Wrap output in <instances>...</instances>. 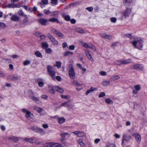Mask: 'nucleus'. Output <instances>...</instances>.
<instances>
[{"label":"nucleus","mask_w":147,"mask_h":147,"mask_svg":"<svg viewBox=\"0 0 147 147\" xmlns=\"http://www.w3.org/2000/svg\"><path fill=\"white\" fill-rule=\"evenodd\" d=\"M142 41L141 39L135 40L132 42V44L135 48L141 50L143 47Z\"/></svg>","instance_id":"nucleus-1"},{"label":"nucleus","mask_w":147,"mask_h":147,"mask_svg":"<svg viewBox=\"0 0 147 147\" xmlns=\"http://www.w3.org/2000/svg\"><path fill=\"white\" fill-rule=\"evenodd\" d=\"M69 76L71 79H74L75 78L76 74L72 65H70L69 66Z\"/></svg>","instance_id":"nucleus-2"},{"label":"nucleus","mask_w":147,"mask_h":147,"mask_svg":"<svg viewBox=\"0 0 147 147\" xmlns=\"http://www.w3.org/2000/svg\"><path fill=\"white\" fill-rule=\"evenodd\" d=\"M47 71L49 75L53 80H55V72L53 68L50 66H48L47 67Z\"/></svg>","instance_id":"nucleus-3"},{"label":"nucleus","mask_w":147,"mask_h":147,"mask_svg":"<svg viewBox=\"0 0 147 147\" xmlns=\"http://www.w3.org/2000/svg\"><path fill=\"white\" fill-rule=\"evenodd\" d=\"M44 147H62L59 143L50 142L45 144Z\"/></svg>","instance_id":"nucleus-4"},{"label":"nucleus","mask_w":147,"mask_h":147,"mask_svg":"<svg viewBox=\"0 0 147 147\" xmlns=\"http://www.w3.org/2000/svg\"><path fill=\"white\" fill-rule=\"evenodd\" d=\"M47 36L54 45H58V41L55 39L53 35L50 33H48Z\"/></svg>","instance_id":"nucleus-5"},{"label":"nucleus","mask_w":147,"mask_h":147,"mask_svg":"<svg viewBox=\"0 0 147 147\" xmlns=\"http://www.w3.org/2000/svg\"><path fill=\"white\" fill-rule=\"evenodd\" d=\"M33 109L40 113V115H44L45 114L46 112L44 109L42 108L35 106L33 107Z\"/></svg>","instance_id":"nucleus-6"},{"label":"nucleus","mask_w":147,"mask_h":147,"mask_svg":"<svg viewBox=\"0 0 147 147\" xmlns=\"http://www.w3.org/2000/svg\"><path fill=\"white\" fill-rule=\"evenodd\" d=\"M22 111L23 112L26 113V118L30 119L32 118V116L33 115V114L31 113L30 112L28 111L27 109H22Z\"/></svg>","instance_id":"nucleus-7"},{"label":"nucleus","mask_w":147,"mask_h":147,"mask_svg":"<svg viewBox=\"0 0 147 147\" xmlns=\"http://www.w3.org/2000/svg\"><path fill=\"white\" fill-rule=\"evenodd\" d=\"M85 53L86 56L88 59L92 62H94V59L91 54L90 53L89 51L88 50H85Z\"/></svg>","instance_id":"nucleus-8"},{"label":"nucleus","mask_w":147,"mask_h":147,"mask_svg":"<svg viewBox=\"0 0 147 147\" xmlns=\"http://www.w3.org/2000/svg\"><path fill=\"white\" fill-rule=\"evenodd\" d=\"M132 136L135 137L138 143H140L141 140V137L140 135L138 133H134Z\"/></svg>","instance_id":"nucleus-9"},{"label":"nucleus","mask_w":147,"mask_h":147,"mask_svg":"<svg viewBox=\"0 0 147 147\" xmlns=\"http://www.w3.org/2000/svg\"><path fill=\"white\" fill-rule=\"evenodd\" d=\"M72 133L79 137H83L86 136L85 134L81 131H74Z\"/></svg>","instance_id":"nucleus-10"},{"label":"nucleus","mask_w":147,"mask_h":147,"mask_svg":"<svg viewBox=\"0 0 147 147\" xmlns=\"http://www.w3.org/2000/svg\"><path fill=\"white\" fill-rule=\"evenodd\" d=\"M56 86H51L48 85V90L49 92L52 94H54L55 93L56 90Z\"/></svg>","instance_id":"nucleus-11"},{"label":"nucleus","mask_w":147,"mask_h":147,"mask_svg":"<svg viewBox=\"0 0 147 147\" xmlns=\"http://www.w3.org/2000/svg\"><path fill=\"white\" fill-rule=\"evenodd\" d=\"M8 79L13 81H16L19 79V77L17 75H10L9 76Z\"/></svg>","instance_id":"nucleus-12"},{"label":"nucleus","mask_w":147,"mask_h":147,"mask_svg":"<svg viewBox=\"0 0 147 147\" xmlns=\"http://www.w3.org/2000/svg\"><path fill=\"white\" fill-rule=\"evenodd\" d=\"M131 9L130 8H127L123 13L124 16L125 17L128 16L130 13Z\"/></svg>","instance_id":"nucleus-13"},{"label":"nucleus","mask_w":147,"mask_h":147,"mask_svg":"<svg viewBox=\"0 0 147 147\" xmlns=\"http://www.w3.org/2000/svg\"><path fill=\"white\" fill-rule=\"evenodd\" d=\"M47 20L43 18H42L39 20V22L43 26H46L47 22Z\"/></svg>","instance_id":"nucleus-14"},{"label":"nucleus","mask_w":147,"mask_h":147,"mask_svg":"<svg viewBox=\"0 0 147 147\" xmlns=\"http://www.w3.org/2000/svg\"><path fill=\"white\" fill-rule=\"evenodd\" d=\"M48 3V0H41L40 3V7L43 8L45 6V5H47Z\"/></svg>","instance_id":"nucleus-15"},{"label":"nucleus","mask_w":147,"mask_h":147,"mask_svg":"<svg viewBox=\"0 0 147 147\" xmlns=\"http://www.w3.org/2000/svg\"><path fill=\"white\" fill-rule=\"evenodd\" d=\"M38 86L41 87H42L44 85V83L42 79L38 78L37 80Z\"/></svg>","instance_id":"nucleus-16"},{"label":"nucleus","mask_w":147,"mask_h":147,"mask_svg":"<svg viewBox=\"0 0 147 147\" xmlns=\"http://www.w3.org/2000/svg\"><path fill=\"white\" fill-rule=\"evenodd\" d=\"M132 2V0H124L123 1L124 5L125 6L130 5Z\"/></svg>","instance_id":"nucleus-17"},{"label":"nucleus","mask_w":147,"mask_h":147,"mask_svg":"<svg viewBox=\"0 0 147 147\" xmlns=\"http://www.w3.org/2000/svg\"><path fill=\"white\" fill-rule=\"evenodd\" d=\"M62 106H64L66 107H71V105L69 104L68 102H65L62 103L59 107L60 108Z\"/></svg>","instance_id":"nucleus-18"},{"label":"nucleus","mask_w":147,"mask_h":147,"mask_svg":"<svg viewBox=\"0 0 147 147\" xmlns=\"http://www.w3.org/2000/svg\"><path fill=\"white\" fill-rule=\"evenodd\" d=\"M60 135L61 137L64 140L66 136H67L68 137H69L71 135L67 133L62 132L60 133Z\"/></svg>","instance_id":"nucleus-19"},{"label":"nucleus","mask_w":147,"mask_h":147,"mask_svg":"<svg viewBox=\"0 0 147 147\" xmlns=\"http://www.w3.org/2000/svg\"><path fill=\"white\" fill-rule=\"evenodd\" d=\"M123 139L122 141V144H123L124 143V141H128L130 140L131 138V136H127L125 135H123Z\"/></svg>","instance_id":"nucleus-20"},{"label":"nucleus","mask_w":147,"mask_h":147,"mask_svg":"<svg viewBox=\"0 0 147 147\" xmlns=\"http://www.w3.org/2000/svg\"><path fill=\"white\" fill-rule=\"evenodd\" d=\"M97 90V89L96 88L91 87L89 90H88L87 91L86 94V95H88L90 92H92L94 91H96Z\"/></svg>","instance_id":"nucleus-21"},{"label":"nucleus","mask_w":147,"mask_h":147,"mask_svg":"<svg viewBox=\"0 0 147 147\" xmlns=\"http://www.w3.org/2000/svg\"><path fill=\"white\" fill-rule=\"evenodd\" d=\"M19 17L16 15H13L11 18V19L13 21H17L19 20Z\"/></svg>","instance_id":"nucleus-22"},{"label":"nucleus","mask_w":147,"mask_h":147,"mask_svg":"<svg viewBox=\"0 0 147 147\" xmlns=\"http://www.w3.org/2000/svg\"><path fill=\"white\" fill-rule=\"evenodd\" d=\"M101 36L107 39L111 40V37L105 33H102L101 34Z\"/></svg>","instance_id":"nucleus-23"},{"label":"nucleus","mask_w":147,"mask_h":147,"mask_svg":"<svg viewBox=\"0 0 147 147\" xmlns=\"http://www.w3.org/2000/svg\"><path fill=\"white\" fill-rule=\"evenodd\" d=\"M78 143L80 145L81 147H85V144L83 142L82 139H79L78 140Z\"/></svg>","instance_id":"nucleus-24"},{"label":"nucleus","mask_w":147,"mask_h":147,"mask_svg":"<svg viewBox=\"0 0 147 147\" xmlns=\"http://www.w3.org/2000/svg\"><path fill=\"white\" fill-rule=\"evenodd\" d=\"M24 140L31 143H33V138H24Z\"/></svg>","instance_id":"nucleus-25"},{"label":"nucleus","mask_w":147,"mask_h":147,"mask_svg":"<svg viewBox=\"0 0 147 147\" xmlns=\"http://www.w3.org/2000/svg\"><path fill=\"white\" fill-rule=\"evenodd\" d=\"M131 62V59L123 60V65H125Z\"/></svg>","instance_id":"nucleus-26"},{"label":"nucleus","mask_w":147,"mask_h":147,"mask_svg":"<svg viewBox=\"0 0 147 147\" xmlns=\"http://www.w3.org/2000/svg\"><path fill=\"white\" fill-rule=\"evenodd\" d=\"M8 139L12 140L15 142H17L19 140V138L18 137L13 136L11 137H9Z\"/></svg>","instance_id":"nucleus-27"},{"label":"nucleus","mask_w":147,"mask_h":147,"mask_svg":"<svg viewBox=\"0 0 147 147\" xmlns=\"http://www.w3.org/2000/svg\"><path fill=\"white\" fill-rule=\"evenodd\" d=\"M48 21L50 22H56L57 23H59L60 22L58 20V19L55 18H51Z\"/></svg>","instance_id":"nucleus-28"},{"label":"nucleus","mask_w":147,"mask_h":147,"mask_svg":"<svg viewBox=\"0 0 147 147\" xmlns=\"http://www.w3.org/2000/svg\"><path fill=\"white\" fill-rule=\"evenodd\" d=\"M110 82L109 81L104 80L102 83V85L103 86H106L109 85Z\"/></svg>","instance_id":"nucleus-29"},{"label":"nucleus","mask_w":147,"mask_h":147,"mask_svg":"<svg viewBox=\"0 0 147 147\" xmlns=\"http://www.w3.org/2000/svg\"><path fill=\"white\" fill-rule=\"evenodd\" d=\"M56 90L60 93H62L64 91L63 90L58 86H56Z\"/></svg>","instance_id":"nucleus-30"},{"label":"nucleus","mask_w":147,"mask_h":147,"mask_svg":"<svg viewBox=\"0 0 147 147\" xmlns=\"http://www.w3.org/2000/svg\"><path fill=\"white\" fill-rule=\"evenodd\" d=\"M58 122L59 123H64L65 121V119L63 117H58Z\"/></svg>","instance_id":"nucleus-31"},{"label":"nucleus","mask_w":147,"mask_h":147,"mask_svg":"<svg viewBox=\"0 0 147 147\" xmlns=\"http://www.w3.org/2000/svg\"><path fill=\"white\" fill-rule=\"evenodd\" d=\"M33 143H34L37 144H39L41 143V142L40 141H39L38 139L35 138H33Z\"/></svg>","instance_id":"nucleus-32"},{"label":"nucleus","mask_w":147,"mask_h":147,"mask_svg":"<svg viewBox=\"0 0 147 147\" xmlns=\"http://www.w3.org/2000/svg\"><path fill=\"white\" fill-rule=\"evenodd\" d=\"M120 78V77L118 75L113 76H111V79L113 80H118Z\"/></svg>","instance_id":"nucleus-33"},{"label":"nucleus","mask_w":147,"mask_h":147,"mask_svg":"<svg viewBox=\"0 0 147 147\" xmlns=\"http://www.w3.org/2000/svg\"><path fill=\"white\" fill-rule=\"evenodd\" d=\"M76 31L78 32L81 34H83L84 33V31L82 29L79 28H77L76 29Z\"/></svg>","instance_id":"nucleus-34"},{"label":"nucleus","mask_w":147,"mask_h":147,"mask_svg":"<svg viewBox=\"0 0 147 147\" xmlns=\"http://www.w3.org/2000/svg\"><path fill=\"white\" fill-rule=\"evenodd\" d=\"M72 84L78 87H80L81 86V84L79 83L78 81L76 80L74 81Z\"/></svg>","instance_id":"nucleus-35"},{"label":"nucleus","mask_w":147,"mask_h":147,"mask_svg":"<svg viewBox=\"0 0 147 147\" xmlns=\"http://www.w3.org/2000/svg\"><path fill=\"white\" fill-rule=\"evenodd\" d=\"M42 47L47 48L48 47L49 45L47 42H42Z\"/></svg>","instance_id":"nucleus-36"},{"label":"nucleus","mask_w":147,"mask_h":147,"mask_svg":"<svg viewBox=\"0 0 147 147\" xmlns=\"http://www.w3.org/2000/svg\"><path fill=\"white\" fill-rule=\"evenodd\" d=\"M37 8L36 7H30L28 9L29 11H33L34 12H36L37 11Z\"/></svg>","instance_id":"nucleus-37"},{"label":"nucleus","mask_w":147,"mask_h":147,"mask_svg":"<svg viewBox=\"0 0 147 147\" xmlns=\"http://www.w3.org/2000/svg\"><path fill=\"white\" fill-rule=\"evenodd\" d=\"M105 101L106 103L109 104H112L113 103V102L109 98H106L105 99Z\"/></svg>","instance_id":"nucleus-38"},{"label":"nucleus","mask_w":147,"mask_h":147,"mask_svg":"<svg viewBox=\"0 0 147 147\" xmlns=\"http://www.w3.org/2000/svg\"><path fill=\"white\" fill-rule=\"evenodd\" d=\"M6 25L3 22H0V28L3 29L6 27Z\"/></svg>","instance_id":"nucleus-39"},{"label":"nucleus","mask_w":147,"mask_h":147,"mask_svg":"<svg viewBox=\"0 0 147 147\" xmlns=\"http://www.w3.org/2000/svg\"><path fill=\"white\" fill-rule=\"evenodd\" d=\"M38 127L37 126H34L31 127V129L34 131L37 132Z\"/></svg>","instance_id":"nucleus-40"},{"label":"nucleus","mask_w":147,"mask_h":147,"mask_svg":"<svg viewBox=\"0 0 147 147\" xmlns=\"http://www.w3.org/2000/svg\"><path fill=\"white\" fill-rule=\"evenodd\" d=\"M73 53L72 52L69 51H67L64 53V55L65 56L69 55L70 54L73 55Z\"/></svg>","instance_id":"nucleus-41"},{"label":"nucleus","mask_w":147,"mask_h":147,"mask_svg":"<svg viewBox=\"0 0 147 147\" xmlns=\"http://www.w3.org/2000/svg\"><path fill=\"white\" fill-rule=\"evenodd\" d=\"M141 65L140 64H138L136 65H134V69H140L141 68Z\"/></svg>","instance_id":"nucleus-42"},{"label":"nucleus","mask_w":147,"mask_h":147,"mask_svg":"<svg viewBox=\"0 0 147 147\" xmlns=\"http://www.w3.org/2000/svg\"><path fill=\"white\" fill-rule=\"evenodd\" d=\"M116 64L119 65H123V60H119L117 61H116Z\"/></svg>","instance_id":"nucleus-43"},{"label":"nucleus","mask_w":147,"mask_h":147,"mask_svg":"<svg viewBox=\"0 0 147 147\" xmlns=\"http://www.w3.org/2000/svg\"><path fill=\"white\" fill-rule=\"evenodd\" d=\"M30 63V61L29 60H26L23 62V65H26L29 64Z\"/></svg>","instance_id":"nucleus-44"},{"label":"nucleus","mask_w":147,"mask_h":147,"mask_svg":"<svg viewBox=\"0 0 147 147\" xmlns=\"http://www.w3.org/2000/svg\"><path fill=\"white\" fill-rule=\"evenodd\" d=\"M18 13L20 15L23 16H25L24 12L22 10H19L18 11Z\"/></svg>","instance_id":"nucleus-45"},{"label":"nucleus","mask_w":147,"mask_h":147,"mask_svg":"<svg viewBox=\"0 0 147 147\" xmlns=\"http://www.w3.org/2000/svg\"><path fill=\"white\" fill-rule=\"evenodd\" d=\"M37 132H39L41 134H44L45 133V131L42 128L38 127V131H37Z\"/></svg>","instance_id":"nucleus-46"},{"label":"nucleus","mask_w":147,"mask_h":147,"mask_svg":"<svg viewBox=\"0 0 147 147\" xmlns=\"http://www.w3.org/2000/svg\"><path fill=\"white\" fill-rule=\"evenodd\" d=\"M56 34L59 37H63V34L58 31H57Z\"/></svg>","instance_id":"nucleus-47"},{"label":"nucleus","mask_w":147,"mask_h":147,"mask_svg":"<svg viewBox=\"0 0 147 147\" xmlns=\"http://www.w3.org/2000/svg\"><path fill=\"white\" fill-rule=\"evenodd\" d=\"M61 97L63 99H69L70 98L69 96L68 95H61Z\"/></svg>","instance_id":"nucleus-48"},{"label":"nucleus","mask_w":147,"mask_h":147,"mask_svg":"<svg viewBox=\"0 0 147 147\" xmlns=\"http://www.w3.org/2000/svg\"><path fill=\"white\" fill-rule=\"evenodd\" d=\"M134 88L137 91L139 90L141 88L140 86L139 85H137L135 86Z\"/></svg>","instance_id":"nucleus-49"},{"label":"nucleus","mask_w":147,"mask_h":147,"mask_svg":"<svg viewBox=\"0 0 147 147\" xmlns=\"http://www.w3.org/2000/svg\"><path fill=\"white\" fill-rule=\"evenodd\" d=\"M35 54L37 57H41L42 56L41 54L39 51H36L35 53Z\"/></svg>","instance_id":"nucleus-50"},{"label":"nucleus","mask_w":147,"mask_h":147,"mask_svg":"<svg viewBox=\"0 0 147 147\" xmlns=\"http://www.w3.org/2000/svg\"><path fill=\"white\" fill-rule=\"evenodd\" d=\"M61 62L58 61H57L56 62V66H57L58 68H60L61 67Z\"/></svg>","instance_id":"nucleus-51"},{"label":"nucleus","mask_w":147,"mask_h":147,"mask_svg":"<svg viewBox=\"0 0 147 147\" xmlns=\"http://www.w3.org/2000/svg\"><path fill=\"white\" fill-rule=\"evenodd\" d=\"M52 50L50 48L46 49V52L47 53L50 54L51 53Z\"/></svg>","instance_id":"nucleus-52"},{"label":"nucleus","mask_w":147,"mask_h":147,"mask_svg":"<svg viewBox=\"0 0 147 147\" xmlns=\"http://www.w3.org/2000/svg\"><path fill=\"white\" fill-rule=\"evenodd\" d=\"M82 45L83 46H84L85 48H89L90 46H89L88 44L84 42H82Z\"/></svg>","instance_id":"nucleus-53"},{"label":"nucleus","mask_w":147,"mask_h":147,"mask_svg":"<svg viewBox=\"0 0 147 147\" xmlns=\"http://www.w3.org/2000/svg\"><path fill=\"white\" fill-rule=\"evenodd\" d=\"M64 19L67 21H69L70 20V17L69 16L66 15L64 16Z\"/></svg>","instance_id":"nucleus-54"},{"label":"nucleus","mask_w":147,"mask_h":147,"mask_svg":"<svg viewBox=\"0 0 147 147\" xmlns=\"http://www.w3.org/2000/svg\"><path fill=\"white\" fill-rule=\"evenodd\" d=\"M89 48L91 49L94 51H95L96 50V48L95 46L92 45H91L90 46V47Z\"/></svg>","instance_id":"nucleus-55"},{"label":"nucleus","mask_w":147,"mask_h":147,"mask_svg":"<svg viewBox=\"0 0 147 147\" xmlns=\"http://www.w3.org/2000/svg\"><path fill=\"white\" fill-rule=\"evenodd\" d=\"M51 2L52 5H56L57 3L58 0H51Z\"/></svg>","instance_id":"nucleus-56"},{"label":"nucleus","mask_w":147,"mask_h":147,"mask_svg":"<svg viewBox=\"0 0 147 147\" xmlns=\"http://www.w3.org/2000/svg\"><path fill=\"white\" fill-rule=\"evenodd\" d=\"M105 96V94L104 92H101L99 95L98 97L99 98Z\"/></svg>","instance_id":"nucleus-57"},{"label":"nucleus","mask_w":147,"mask_h":147,"mask_svg":"<svg viewBox=\"0 0 147 147\" xmlns=\"http://www.w3.org/2000/svg\"><path fill=\"white\" fill-rule=\"evenodd\" d=\"M51 31L53 33L55 34L58 31V30H57L55 28H51Z\"/></svg>","instance_id":"nucleus-58"},{"label":"nucleus","mask_w":147,"mask_h":147,"mask_svg":"<svg viewBox=\"0 0 147 147\" xmlns=\"http://www.w3.org/2000/svg\"><path fill=\"white\" fill-rule=\"evenodd\" d=\"M100 74L102 76H105L107 75V73L104 71H101L100 72Z\"/></svg>","instance_id":"nucleus-59"},{"label":"nucleus","mask_w":147,"mask_h":147,"mask_svg":"<svg viewBox=\"0 0 147 147\" xmlns=\"http://www.w3.org/2000/svg\"><path fill=\"white\" fill-rule=\"evenodd\" d=\"M117 20V19L115 18H111V21L113 23H115Z\"/></svg>","instance_id":"nucleus-60"},{"label":"nucleus","mask_w":147,"mask_h":147,"mask_svg":"<svg viewBox=\"0 0 147 147\" xmlns=\"http://www.w3.org/2000/svg\"><path fill=\"white\" fill-rule=\"evenodd\" d=\"M6 7H8V8H11V7H13V5L12 4H7L6 5Z\"/></svg>","instance_id":"nucleus-61"},{"label":"nucleus","mask_w":147,"mask_h":147,"mask_svg":"<svg viewBox=\"0 0 147 147\" xmlns=\"http://www.w3.org/2000/svg\"><path fill=\"white\" fill-rule=\"evenodd\" d=\"M86 9L89 11L91 12L93 10V8L92 7H88L86 8Z\"/></svg>","instance_id":"nucleus-62"},{"label":"nucleus","mask_w":147,"mask_h":147,"mask_svg":"<svg viewBox=\"0 0 147 147\" xmlns=\"http://www.w3.org/2000/svg\"><path fill=\"white\" fill-rule=\"evenodd\" d=\"M106 147H115V145L113 144H107Z\"/></svg>","instance_id":"nucleus-63"},{"label":"nucleus","mask_w":147,"mask_h":147,"mask_svg":"<svg viewBox=\"0 0 147 147\" xmlns=\"http://www.w3.org/2000/svg\"><path fill=\"white\" fill-rule=\"evenodd\" d=\"M28 22V20L27 19L25 18L23 21V23L26 25Z\"/></svg>","instance_id":"nucleus-64"}]
</instances>
